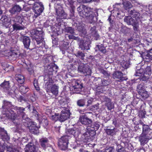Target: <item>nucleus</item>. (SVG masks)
I'll return each instance as SVG.
<instances>
[{"instance_id":"51","label":"nucleus","mask_w":152,"mask_h":152,"mask_svg":"<svg viewBox=\"0 0 152 152\" xmlns=\"http://www.w3.org/2000/svg\"><path fill=\"white\" fill-rule=\"evenodd\" d=\"M15 150L13 148L7 146L5 152H15Z\"/></svg>"},{"instance_id":"19","label":"nucleus","mask_w":152,"mask_h":152,"mask_svg":"<svg viewBox=\"0 0 152 152\" xmlns=\"http://www.w3.org/2000/svg\"><path fill=\"white\" fill-rule=\"evenodd\" d=\"M1 86L5 92H7L8 94L10 93V91L11 89L9 81H4L1 84Z\"/></svg>"},{"instance_id":"41","label":"nucleus","mask_w":152,"mask_h":152,"mask_svg":"<svg viewBox=\"0 0 152 152\" xmlns=\"http://www.w3.org/2000/svg\"><path fill=\"white\" fill-rule=\"evenodd\" d=\"M86 103V101L84 99H80L77 102V105L80 107L84 106Z\"/></svg>"},{"instance_id":"3","label":"nucleus","mask_w":152,"mask_h":152,"mask_svg":"<svg viewBox=\"0 0 152 152\" xmlns=\"http://www.w3.org/2000/svg\"><path fill=\"white\" fill-rule=\"evenodd\" d=\"M80 129L77 128H73L69 129L66 131L67 135L62 136L60 139L58 144L59 146L62 150H64L67 148L69 140V136H73L77 137L80 134Z\"/></svg>"},{"instance_id":"15","label":"nucleus","mask_w":152,"mask_h":152,"mask_svg":"<svg viewBox=\"0 0 152 152\" xmlns=\"http://www.w3.org/2000/svg\"><path fill=\"white\" fill-rule=\"evenodd\" d=\"M24 150L25 152H38V148L33 143L30 142L26 145Z\"/></svg>"},{"instance_id":"11","label":"nucleus","mask_w":152,"mask_h":152,"mask_svg":"<svg viewBox=\"0 0 152 152\" xmlns=\"http://www.w3.org/2000/svg\"><path fill=\"white\" fill-rule=\"evenodd\" d=\"M34 12H35L36 16L39 15L42 12L44 9L43 5L41 2L35 3L34 4L33 7Z\"/></svg>"},{"instance_id":"4","label":"nucleus","mask_w":152,"mask_h":152,"mask_svg":"<svg viewBox=\"0 0 152 152\" xmlns=\"http://www.w3.org/2000/svg\"><path fill=\"white\" fill-rule=\"evenodd\" d=\"M45 85V88L47 92H51L53 94L56 95L58 92V86L53 85V81L52 78H48Z\"/></svg>"},{"instance_id":"59","label":"nucleus","mask_w":152,"mask_h":152,"mask_svg":"<svg viewBox=\"0 0 152 152\" xmlns=\"http://www.w3.org/2000/svg\"><path fill=\"white\" fill-rule=\"evenodd\" d=\"M28 141V139L26 137H23L21 140L22 143H23L27 142Z\"/></svg>"},{"instance_id":"29","label":"nucleus","mask_w":152,"mask_h":152,"mask_svg":"<svg viewBox=\"0 0 152 152\" xmlns=\"http://www.w3.org/2000/svg\"><path fill=\"white\" fill-rule=\"evenodd\" d=\"M41 145L43 148L48 146V140L47 138H42L40 140Z\"/></svg>"},{"instance_id":"7","label":"nucleus","mask_w":152,"mask_h":152,"mask_svg":"<svg viewBox=\"0 0 152 152\" xmlns=\"http://www.w3.org/2000/svg\"><path fill=\"white\" fill-rule=\"evenodd\" d=\"M83 88L82 83L80 80H74L72 81V86L70 88L71 91L74 93L79 94Z\"/></svg>"},{"instance_id":"28","label":"nucleus","mask_w":152,"mask_h":152,"mask_svg":"<svg viewBox=\"0 0 152 152\" xmlns=\"http://www.w3.org/2000/svg\"><path fill=\"white\" fill-rule=\"evenodd\" d=\"M116 129L115 128L113 129H105V132L107 135L113 136L116 134Z\"/></svg>"},{"instance_id":"25","label":"nucleus","mask_w":152,"mask_h":152,"mask_svg":"<svg viewBox=\"0 0 152 152\" xmlns=\"http://www.w3.org/2000/svg\"><path fill=\"white\" fill-rule=\"evenodd\" d=\"M1 20L3 25L6 27H7L10 24V19L8 18L7 17L6 15H3L1 19Z\"/></svg>"},{"instance_id":"61","label":"nucleus","mask_w":152,"mask_h":152,"mask_svg":"<svg viewBox=\"0 0 152 152\" xmlns=\"http://www.w3.org/2000/svg\"><path fill=\"white\" fill-rule=\"evenodd\" d=\"M137 152H144L145 151L143 148V147L140 148V149H137Z\"/></svg>"},{"instance_id":"12","label":"nucleus","mask_w":152,"mask_h":152,"mask_svg":"<svg viewBox=\"0 0 152 152\" xmlns=\"http://www.w3.org/2000/svg\"><path fill=\"white\" fill-rule=\"evenodd\" d=\"M78 71L83 73L85 75H90L91 73V70L87 65L81 64L78 67Z\"/></svg>"},{"instance_id":"2","label":"nucleus","mask_w":152,"mask_h":152,"mask_svg":"<svg viewBox=\"0 0 152 152\" xmlns=\"http://www.w3.org/2000/svg\"><path fill=\"white\" fill-rule=\"evenodd\" d=\"M77 11L80 16L83 18H88L91 23H95L97 20L98 12L84 5H80L77 8Z\"/></svg>"},{"instance_id":"30","label":"nucleus","mask_w":152,"mask_h":152,"mask_svg":"<svg viewBox=\"0 0 152 152\" xmlns=\"http://www.w3.org/2000/svg\"><path fill=\"white\" fill-rule=\"evenodd\" d=\"M105 98L106 99L105 101L107 102L106 103L105 105L107 107L108 109L110 110L114 108V105L112 104L109 98L106 97Z\"/></svg>"},{"instance_id":"33","label":"nucleus","mask_w":152,"mask_h":152,"mask_svg":"<svg viewBox=\"0 0 152 152\" xmlns=\"http://www.w3.org/2000/svg\"><path fill=\"white\" fill-rule=\"evenodd\" d=\"M123 7L124 9L128 10L129 9L132 8V6L131 3L128 1H125L123 3Z\"/></svg>"},{"instance_id":"23","label":"nucleus","mask_w":152,"mask_h":152,"mask_svg":"<svg viewBox=\"0 0 152 152\" xmlns=\"http://www.w3.org/2000/svg\"><path fill=\"white\" fill-rule=\"evenodd\" d=\"M129 13L134 18H136V20L137 21L140 19V14L139 11L135 10H131Z\"/></svg>"},{"instance_id":"48","label":"nucleus","mask_w":152,"mask_h":152,"mask_svg":"<svg viewBox=\"0 0 152 152\" xmlns=\"http://www.w3.org/2000/svg\"><path fill=\"white\" fill-rule=\"evenodd\" d=\"M69 39H73L77 41H79V38L77 37H75L73 35H68Z\"/></svg>"},{"instance_id":"64","label":"nucleus","mask_w":152,"mask_h":152,"mask_svg":"<svg viewBox=\"0 0 152 152\" xmlns=\"http://www.w3.org/2000/svg\"><path fill=\"white\" fill-rule=\"evenodd\" d=\"M117 152H125L124 148L118 149Z\"/></svg>"},{"instance_id":"24","label":"nucleus","mask_w":152,"mask_h":152,"mask_svg":"<svg viewBox=\"0 0 152 152\" xmlns=\"http://www.w3.org/2000/svg\"><path fill=\"white\" fill-rule=\"evenodd\" d=\"M21 10V7L19 5H16L12 7L9 10V12L12 14H17Z\"/></svg>"},{"instance_id":"34","label":"nucleus","mask_w":152,"mask_h":152,"mask_svg":"<svg viewBox=\"0 0 152 152\" xmlns=\"http://www.w3.org/2000/svg\"><path fill=\"white\" fill-rule=\"evenodd\" d=\"M19 90L20 91L22 94H26L29 90V88L28 87L24 86H21L20 87Z\"/></svg>"},{"instance_id":"37","label":"nucleus","mask_w":152,"mask_h":152,"mask_svg":"<svg viewBox=\"0 0 152 152\" xmlns=\"http://www.w3.org/2000/svg\"><path fill=\"white\" fill-rule=\"evenodd\" d=\"M64 31L65 32L70 34H74V30L71 27H67L64 28Z\"/></svg>"},{"instance_id":"8","label":"nucleus","mask_w":152,"mask_h":152,"mask_svg":"<svg viewBox=\"0 0 152 152\" xmlns=\"http://www.w3.org/2000/svg\"><path fill=\"white\" fill-rule=\"evenodd\" d=\"M124 20L127 24L132 25L134 30H137L139 24L138 21L132 18L130 16L125 17Z\"/></svg>"},{"instance_id":"31","label":"nucleus","mask_w":152,"mask_h":152,"mask_svg":"<svg viewBox=\"0 0 152 152\" xmlns=\"http://www.w3.org/2000/svg\"><path fill=\"white\" fill-rule=\"evenodd\" d=\"M14 30H22L24 29L25 27L22 25H21L17 23H15L12 25Z\"/></svg>"},{"instance_id":"43","label":"nucleus","mask_w":152,"mask_h":152,"mask_svg":"<svg viewBox=\"0 0 152 152\" xmlns=\"http://www.w3.org/2000/svg\"><path fill=\"white\" fill-rule=\"evenodd\" d=\"M74 1L73 0H67L66 2V5L71 8H74L73 4Z\"/></svg>"},{"instance_id":"17","label":"nucleus","mask_w":152,"mask_h":152,"mask_svg":"<svg viewBox=\"0 0 152 152\" xmlns=\"http://www.w3.org/2000/svg\"><path fill=\"white\" fill-rule=\"evenodd\" d=\"M95 81L96 86H97V90H96L97 93L99 94L103 93L102 90H99L101 88H102V79L98 77L95 79Z\"/></svg>"},{"instance_id":"40","label":"nucleus","mask_w":152,"mask_h":152,"mask_svg":"<svg viewBox=\"0 0 152 152\" xmlns=\"http://www.w3.org/2000/svg\"><path fill=\"white\" fill-rule=\"evenodd\" d=\"M145 87L143 86V84H140L137 86V90L139 93L145 90Z\"/></svg>"},{"instance_id":"53","label":"nucleus","mask_w":152,"mask_h":152,"mask_svg":"<svg viewBox=\"0 0 152 152\" xmlns=\"http://www.w3.org/2000/svg\"><path fill=\"white\" fill-rule=\"evenodd\" d=\"M99 127V126H96L95 127L94 125H91V127H90V128H88L89 129V131H94L96 130H97Z\"/></svg>"},{"instance_id":"21","label":"nucleus","mask_w":152,"mask_h":152,"mask_svg":"<svg viewBox=\"0 0 152 152\" xmlns=\"http://www.w3.org/2000/svg\"><path fill=\"white\" fill-rule=\"evenodd\" d=\"M123 74L119 71H115L113 74V77L114 79H118L121 80H124V78L123 77Z\"/></svg>"},{"instance_id":"62","label":"nucleus","mask_w":152,"mask_h":152,"mask_svg":"<svg viewBox=\"0 0 152 152\" xmlns=\"http://www.w3.org/2000/svg\"><path fill=\"white\" fill-rule=\"evenodd\" d=\"M4 147L0 143V152H4Z\"/></svg>"},{"instance_id":"20","label":"nucleus","mask_w":152,"mask_h":152,"mask_svg":"<svg viewBox=\"0 0 152 152\" xmlns=\"http://www.w3.org/2000/svg\"><path fill=\"white\" fill-rule=\"evenodd\" d=\"M152 133L151 130L148 125L143 124L142 134L144 135L152 136Z\"/></svg>"},{"instance_id":"9","label":"nucleus","mask_w":152,"mask_h":152,"mask_svg":"<svg viewBox=\"0 0 152 152\" xmlns=\"http://www.w3.org/2000/svg\"><path fill=\"white\" fill-rule=\"evenodd\" d=\"M56 10L57 19H62L66 18L67 14L64 12L61 5L57 4L56 6Z\"/></svg>"},{"instance_id":"1","label":"nucleus","mask_w":152,"mask_h":152,"mask_svg":"<svg viewBox=\"0 0 152 152\" xmlns=\"http://www.w3.org/2000/svg\"><path fill=\"white\" fill-rule=\"evenodd\" d=\"M3 104L2 106L3 110L2 113L9 119L12 121L15 120L17 118V116L14 111L11 109L14 108L16 110H18V113H20V115H22L23 118L24 115L25 114L23 111L24 109L22 107H15L12 104L11 102L7 100H4Z\"/></svg>"},{"instance_id":"47","label":"nucleus","mask_w":152,"mask_h":152,"mask_svg":"<svg viewBox=\"0 0 152 152\" xmlns=\"http://www.w3.org/2000/svg\"><path fill=\"white\" fill-rule=\"evenodd\" d=\"M142 76H141L139 78V79L141 80L142 81H146L147 80H148V79L149 78V77L148 76H147L146 75H145V74H143V75H142Z\"/></svg>"},{"instance_id":"22","label":"nucleus","mask_w":152,"mask_h":152,"mask_svg":"<svg viewBox=\"0 0 152 152\" xmlns=\"http://www.w3.org/2000/svg\"><path fill=\"white\" fill-rule=\"evenodd\" d=\"M81 140L84 142H90L91 139L89 132H87L84 133L81 136Z\"/></svg>"},{"instance_id":"60","label":"nucleus","mask_w":152,"mask_h":152,"mask_svg":"<svg viewBox=\"0 0 152 152\" xmlns=\"http://www.w3.org/2000/svg\"><path fill=\"white\" fill-rule=\"evenodd\" d=\"M32 112L35 115H37V116H39L37 112L34 107H33Z\"/></svg>"},{"instance_id":"50","label":"nucleus","mask_w":152,"mask_h":152,"mask_svg":"<svg viewBox=\"0 0 152 152\" xmlns=\"http://www.w3.org/2000/svg\"><path fill=\"white\" fill-rule=\"evenodd\" d=\"M146 82L147 84H146L145 87L152 90V82L148 80H147Z\"/></svg>"},{"instance_id":"39","label":"nucleus","mask_w":152,"mask_h":152,"mask_svg":"<svg viewBox=\"0 0 152 152\" xmlns=\"http://www.w3.org/2000/svg\"><path fill=\"white\" fill-rule=\"evenodd\" d=\"M143 74L150 77L151 74V68L150 66H147Z\"/></svg>"},{"instance_id":"26","label":"nucleus","mask_w":152,"mask_h":152,"mask_svg":"<svg viewBox=\"0 0 152 152\" xmlns=\"http://www.w3.org/2000/svg\"><path fill=\"white\" fill-rule=\"evenodd\" d=\"M23 42L25 48L28 49L30 44V40L29 37L27 36H24L23 38Z\"/></svg>"},{"instance_id":"49","label":"nucleus","mask_w":152,"mask_h":152,"mask_svg":"<svg viewBox=\"0 0 152 152\" xmlns=\"http://www.w3.org/2000/svg\"><path fill=\"white\" fill-rule=\"evenodd\" d=\"M97 46L101 52L103 53H105L106 52V50L105 48L102 45H97Z\"/></svg>"},{"instance_id":"54","label":"nucleus","mask_w":152,"mask_h":152,"mask_svg":"<svg viewBox=\"0 0 152 152\" xmlns=\"http://www.w3.org/2000/svg\"><path fill=\"white\" fill-rule=\"evenodd\" d=\"M59 118L58 115L57 114H55L54 115L52 116V119L55 121L59 119Z\"/></svg>"},{"instance_id":"58","label":"nucleus","mask_w":152,"mask_h":152,"mask_svg":"<svg viewBox=\"0 0 152 152\" xmlns=\"http://www.w3.org/2000/svg\"><path fill=\"white\" fill-rule=\"evenodd\" d=\"M101 72H102L104 75L106 76H107L109 75V74L107 71H105L103 69H102L101 71Z\"/></svg>"},{"instance_id":"46","label":"nucleus","mask_w":152,"mask_h":152,"mask_svg":"<svg viewBox=\"0 0 152 152\" xmlns=\"http://www.w3.org/2000/svg\"><path fill=\"white\" fill-rule=\"evenodd\" d=\"M96 27L94 26L91 27L90 29V32L92 35L94 36H97V31H96Z\"/></svg>"},{"instance_id":"5","label":"nucleus","mask_w":152,"mask_h":152,"mask_svg":"<svg viewBox=\"0 0 152 152\" xmlns=\"http://www.w3.org/2000/svg\"><path fill=\"white\" fill-rule=\"evenodd\" d=\"M60 103L62 106H65L64 107H63V109L61 112V114L59 119V120L62 122L64 121L69 118L70 113L68 108L66 107L67 106L66 102H63L62 103L61 101Z\"/></svg>"},{"instance_id":"63","label":"nucleus","mask_w":152,"mask_h":152,"mask_svg":"<svg viewBox=\"0 0 152 152\" xmlns=\"http://www.w3.org/2000/svg\"><path fill=\"white\" fill-rule=\"evenodd\" d=\"M73 8H71L72 10H70V12L71 13V14H70V17L73 16L74 15V10H73Z\"/></svg>"},{"instance_id":"38","label":"nucleus","mask_w":152,"mask_h":152,"mask_svg":"<svg viewBox=\"0 0 152 152\" xmlns=\"http://www.w3.org/2000/svg\"><path fill=\"white\" fill-rule=\"evenodd\" d=\"M144 71L143 69L142 68H140V69H137L136 71V74L135 75L140 77L143 75Z\"/></svg>"},{"instance_id":"6","label":"nucleus","mask_w":152,"mask_h":152,"mask_svg":"<svg viewBox=\"0 0 152 152\" xmlns=\"http://www.w3.org/2000/svg\"><path fill=\"white\" fill-rule=\"evenodd\" d=\"M23 118V121H26L28 122L29 120V118L26 117H25L26 115H24L23 116V118L22 117V115H21ZM27 124V126L29 128L30 132L34 134H37L39 133V128L36 126L35 123L34 122H29L28 123V122H26Z\"/></svg>"},{"instance_id":"16","label":"nucleus","mask_w":152,"mask_h":152,"mask_svg":"<svg viewBox=\"0 0 152 152\" xmlns=\"http://www.w3.org/2000/svg\"><path fill=\"white\" fill-rule=\"evenodd\" d=\"M79 120L82 124L85 125L89 124L92 122V120L88 118L86 115L80 116Z\"/></svg>"},{"instance_id":"14","label":"nucleus","mask_w":152,"mask_h":152,"mask_svg":"<svg viewBox=\"0 0 152 152\" xmlns=\"http://www.w3.org/2000/svg\"><path fill=\"white\" fill-rule=\"evenodd\" d=\"M152 138V136L144 135L141 134L138 137L139 141L142 145H144L148 142L149 140Z\"/></svg>"},{"instance_id":"35","label":"nucleus","mask_w":152,"mask_h":152,"mask_svg":"<svg viewBox=\"0 0 152 152\" xmlns=\"http://www.w3.org/2000/svg\"><path fill=\"white\" fill-rule=\"evenodd\" d=\"M75 55L77 57L81 58L82 59H84L85 56L84 54L82 51H78L75 54Z\"/></svg>"},{"instance_id":"42","label":"nucleus","mask_w":152,"mask_h":152,"mask_svg":"<svg viewBox=\"0 0 152 152\" xmlns=\"http://www.w3.org/2000/svg\"><path fill=\"white\" fill-rule=\"evenodd\" d=\"M13 21L15 23H18L20 24H21L23 20L19 16H16L13 20Z\"/></svg>"},{"instance_id":"32","label":"nucleus","mask_w":152,"mask_h":152,"mask_svg":"<svg viewBox=\"0 0 152 152\" xmlns=\"http://www.w3.org/2000/svg\"><path fill=\"white\" fill-rule=\"evenodd\" d=\"M15 79L20 84L23 83L24 81V76L20 74L16 75L15 76Z\"/></svg>"},{"instance_id":"57","label":"nucleus","mask_w":152,"mask_h":152,"mask_svg":"<svg viewBox=\"0 0 152 152\" xmlns=\"http://www.w3.org/2000/svg\"><path fill=\"white\" fill-rule=\"evenodd\" d=\"M2 133H3L4 134H2V136L3 138H5L6 139H9L8 137L7 136V133L6 131H3V132H2Z\"/></svg>"},{"instance_id":"52","label":"nucleus","mask_w":152,"mask_h":152,"mask_svg":"<svg viewBox=\"0 0 152 152\" xmlns=\"http://www.w3.org/2000/svg\"><path fill=\"white\" fill-rule=\"evenodd\" d=\"M34 85L37 90H39V88L37 83V81L36 80H34Z\"/></svg>"},{"instance_id":"36","label":"nucleus","mask_w":152,"mask_h":152,"mask_svg":"<svg viewBox=\"0 0 152 152\" xmlns=\"http://www.w3.org/2000/svg\"><path fill=\"white\" fill-rule=\"evenodd\" d=\"M139 94L141 95L142 98L145 99L149 97V94H148V92L145 90Z\"/></svg>"},{"instance_id":"55","label":"nucleus","mask_w":152,"mask_h":152,"mask_svg":"<svg viewBox=\"0 0 152 152\" xmlns=\"http://www.w3.org/2000/svg\"><path fill=\"white\" fill-rule=\"evenodd\" d=\"M114 151V148L113 147H110L106 149L103 152L102 151V152H113Z\"/></svg>"},{"instance_id":"18","label":"nucleus","mask_w":152,"mask_h":152,"mask_svg":"<svg viewBox=\"0 0 152 152\" xmlns=\"http://www.w3.org/2000/svg\"><path fill=\"white\" fill-rule=\"evenodd\" d=\"M120 4V3L115 4V5L114 6L115 7H114V10L113 12V14L114 16H116L120 18H121L124 15V13L121 10L118 9V10H116V5H119Z\"/></svg>"},{"instance_id":"13","label":"nucleus","mask_w":152,"mask_h":152,"mask_svg":"<svg viewBox=\"0 0 152 152\" xmlns=\"http://www.w3.org/2000/svg\"><path fill=\"white\" fill-rule=\"evenodd\" d=\"M35 36V39L37 44H39L43 42L44 33L42 31L34 30V31Z\"/></svg>"},{"instance_id":"56","label":"nucleus","mask_w":152,"mask_h":152,"mask_svg":"<svg viewBox=\"0 0 152 152\" xmlns=\"http://www.w3.org/2000/svg\"><path fill=\"white\" fill-rule=\"evenodd\" d=\"M109 82L106 80L104 79H102V86H106L108 85Z\"/></svg>"},{"instance_id":"44","label":"nucleus","mask_w":152,"mask_h":152,"mask_svg":"<svg viewBox=\"0 0 152 152\" xmlns=\"http://www.w3.org/2000/svg\"><path fill=\"white\" fill-rule=\"evenodd\" d=\"M121 65L122 67L124 68L127 69L128 68L129 66V62L128 61H124L121 62Z\"/></svg>"},{"instance_id":"10","label":"nucleus","mask_w":152,"mask_h":152,"mask_svg":"<svg viewBox=\"0 0 152 152\" xmlns=\"http://www.w3.org/2000/svg\"><path fill=\"white\" fill-rule=\"evenodd\" d=\"M91 42L90 39H87L86 37H84L83 40H80L79 43V47L82 50H88L89 49V46Z\"/></svg>"},{"instance_id":"27","label":"nucleus","mask_w":152,"mask_h":152,"mask_svg":"<svg viewBox=\"0 0 152 152\" xmlns=\"http://www.w3.org/2000/svg\"><path fill=\"white\" fill-rule=\"evenodd\" d=\"M143 58L146 59V61H148L151 60H152V48L147 51V53L146 55L143 56Z\"/></svg>"},{"instance_id":"45","label":"nucleus","mask_w":152,"mask_h":152,"mask_svg":"<svg viewBox=\"0 0 152 152\" xmlns=\"http://www.w3.org/2000/svg\"><path fill=\"white\" fill-rule=\"evenodd\" d=\"M77 30L80 32H81L85 34L86 32L85 31V29L84 25L81 24L77 26Z\"/></svg>"}]
</instances>
